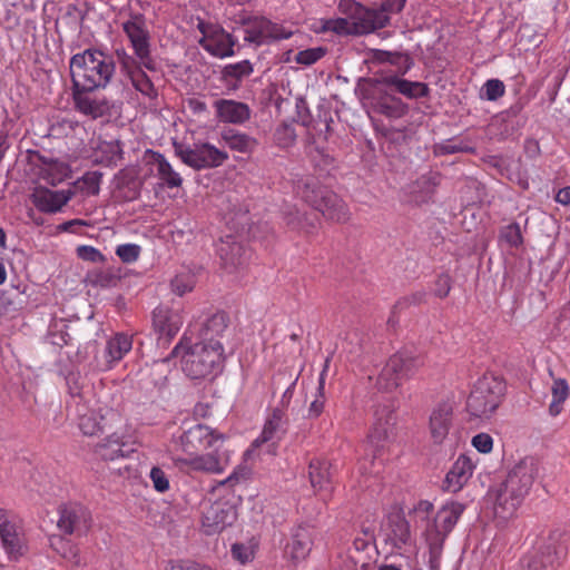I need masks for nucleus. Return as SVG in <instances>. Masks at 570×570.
I'll return each mask as SVG.
<instances>
[{
	"label": "nucleus",
	"mask_w": 570,
	"mask_h": 570,
	"mask_svg": "<svg viewBox=\"0 0 570 570\" xmlns=\"http://www.w3.org/2000/svg\"><path fill=\"white\" fill-rule=\"evenodd\" d=\"M568 556L567 537L552 530L538 548L521 559L522 570H557Z\"/></svg>",
	"instance_id": "obj_8"
},
{
	"label": "nucleus",
	"mask_w": 570,
	"mask_h": 570,
	"mask_svg": "<svg viewBox=\"0 0 570 570\" xmlns=\"http://www.w3.org/2000/svg\"><path fill=\"white\" fill-rule=\"evenodd\" d=\"M505 92V86L500 79H489L481 88L480 97L489 101H497Z\"/></svg>",
	"instance_id": "obj_56"
},
{
	"label": "nucleus",
	"mask_w": 570,
	"mask_h": 570,
	"mask_svg": "<svg viewBox=\"0 0 570 570\" xmlns=\"http://www.w3.org/2000/svg\"><path fill=\"white\" fill-rule=\"evenodd\" d=\"M330 365V357L325 360L323 370L318 377V385L316 389V395L308 409V417L317 419L324 411L325 406V376Z\"/></svg>",
	"instance_id": "obj_42"
},
{
	"label": "nucleus",
	"mask_w": 570,
	"mask_h": 570,
	"mask_svg": "<svg viewBox=\"0 0 570 570\" xmlns=\"http://www.w3.org/2000/svg\"><path fill=\"white\" fill-rule=\"evenodd\" d=\"M464 510L465 504L463 503L456 501L448 502L438 511L433 523L426 529L425 535L436 533L445 541Z\"/></svg>",
	"instance_id": "obj_17"
},
{
	"label": "nucleus",
	"mask_w": 570,
	"mask_h": 570,
	"mask_svg": "<svg viewBox=\"0 0 570 570\" xmlns=\"http://www.w3.org/2000/svg\"><path fill=\"white\" fill-rule=\"evenodd\" d=\"M122 31L127 36L132 51L137 58L146 63V70L155 72L159 65L151 56V36L147 28L146 17L140 12H130L129 19L121 23Z\"/></svg>",
	"instance_id": "obj_9"
},
{
	"label": "nucleus",
	"mask_w": 570,
	"mask_h": 570,
	"mask_svg": "<svg viewBox=\"0 0 570 570\" xmlns=\"http://www.w3.org/2000/svg\"><path fill=\"white\" fill-rule=\"evenodd\" d=\"M316 530L309 522H301L291 530L285 554L293 561L304 560L312 551Z\"/></svg>",
	"instance_id": "obj_14"
},
{
	"label": "nucleus",
	"mask_w": 570,
	"mask_h": 570,
	"mask_svg": "<svg viewBox=\"0 0 570 570\" xmlns=\"http://www.w3.org/2000/svg\"><path fill=\"white\" fill-rule=\"evenodd\" d=\"M250 475V468L246 464H239L234 469L233 473L228 478L218 483L217 489L233 488L239 481L248 480Z\"/></svg>",
	"instance_id": "obj_60"
},
{
	"label": "nucleus",
	"mask_w": 570,
	"mask_h": 570,
	"mask_svg": "<svg viewBox=\"0 0 570 570\" xmlns=\"http://www.w3.org/2000/svg\"><path fill=\"white\" fill-rule=\"evenodd\" d=\"M132 342V335L125 332H118L107 341L105 352L109 367L130 352Z\"/></svg>",
	"instance_id": "obj_30"
},
{
	"label": "nucleus",
	"mask_w": 570,
	"mask_h": 570,
	"mask_svg": "<svg viewBox=\"0 0 570 570\" xmlns=\"http://www.w3.org/2000/svg\"><path fill=\"white\" fill-rule=\"evenodd\" d=\"M397 404L393 400L380 403L375 406L374 422L367 435L372 464L379 460L382 465L384 456L389 452L390 444L394 442L397 431Z\"/></svg>",
	"instance_id": "obj_7"
},
{
	"label": "nucleus",
	"mask_w": 570,
	"mask_h": 570,
	"mask_svg": "<svg viewBox=\"0 0 570 570\" xmlns=\"http://www.w3.org/2000/svg\"><path fill=\"white\" fill-rule=\"evenodd\" d=\"M71 85L78 82L85 88H106L116 71L111 55L98 48H88L70 58Z\"/></svg>",
	"instance_id": "obj_4"
},
{
	"label": "nucleus",
	"mask_w": 570,
	"mask_h": 570,
	"mask_svg": "<svg viewBox=\"0 0 570 570\" xmlns=\"http://www.w3.org/2000/svg\"><path fill=\"white\" fill-rule=\"evenodd\" d=\"M217 255L225 268H237L247 259V249L235 235H226L217 244Z\"/></svg>",
	"instance_id": "obj_21"
},
{
	"label": "nucleus",
	"mask_w": 570,
	"mask_h": 570,
	"mask_svg": "<svg viewBox=\"0 0 570 570\" xmlns=\"http://www.w3.org/2000/svg\"><path fill=\"white\" fill-rule=\"evenodd\" d=\"M199 45L212 56L226 58L235 55L237 39L223 27H213L207 39H200Z\"/></svg>",
	"instance_id": "obj_19"
},
{
	"label": "nucleus",
	"mask_w": 570,
	"mask_h": 570,
	"mask_svg": "<svg viewBox=\"0 0 570 570\" xmlns=\"http://www.w3.org/2000/svg\"><path fill=\"white\" fill-rule=\"evenodd\" d=\"M459 153L473 154L474 148L464 144L463 141L456 142L455 138L448 139L434 145V155L436 156H446Z\"/></svg>",
	"instance_id": "obj_52"
},
{
	"label": "nucleus",
	"mask_w": 570,
	"mask_h": 570,
	"mask_svg": "<svg viewBox=\"0 0 570 570\" xmlns=\"http://www.w3.org/2000/svg\"><path fill=\"white\" fill-rule=\"evenodd\" d=\"M294 189L305 204L320 212L326 219L341 224L350 219L345 202L316 177L306 176L297 179Z\"/></svg>",
	"instance_id": "obj_5"
},
{
	"label": "nucleus",
	"mask_w": 570,
	"mask_h": 570,
	"mask_svg": "<svg viewBox=\"0 0 570 570\" xmlns=\"http://www.w3.org/2000/svg\"><path fill=\"white\" fill-rule=\"evenodd\" d=\"M228 324L229 316L226 312L218 311L214 313L202 324L198 331L197 342L205 343L206 345L210 346H214L216 343H222L220 338L224 337Z\"/></svg>",
	"instance_id": "obj_25"
},
{
	"label": "nucleus",
	"mask_w": 570,
	"mask_h": 570,
	"mask_svg": "<svg viewBox=\"0 0 570 570\" xmlns=\"http://www.w3.org/2000/svg\"><path fill=\"white\" fill-rule=\"evenodd\" d=\"M405 75H386L377 70L373 77H360L354 94L364 108L390 119H401L409 115L410 105L402 100H417L430 95L428 83L412 81Z\"/></svg>",
	"instance_id": "obj_1"
},
{
	"label": "nucleus",
	"mask_w": 570,
	"mask_h": 570,
	"mask_svg": "<svg viewBox=\"0 0 570 570\" xmlns=\"http://www.w3.org/2000/svg\"><path fill=\"white\" fill-rule=\"evenodd\" d=\"M198 149V170L218 167L228 158L226 151L216 148L209 142L199 144Z\"/></svg>",
	"instance_id": "obj_37"
},
{
	"label": "nucleus",
	"mask_w": 570,
	"mask_h": 570,
	"mask_svg": "<svg viewBox=\"0 0 570 570\" xmlns=\"http://www.w3.org/2000/svg\"><path fill=\"white\" fill-rule=\"evenodd\" d=\"M505 392L503 377L485 373L474 383L465 410L473 417L489 419L502 403Z\"/></svg>",
	"instance_id": "obj_6"
},
{
	"label": "nucleus",
	"mask_w": 570,
	"mask_h": 570,
	"mask_svg": "<svg viewBox=\"0 0 570 570\" xmlns=\"http://www.w3.org/2000/svg\"><path fill=\"white\" fill-rule=\"evenodd\" d=\"M225 439L224 434L217 433L200 423L185 430L179 438L183 451L189 456L214 446L218 441L224 442Z\"/></svg>",
	"instance_id": "obj_12"
},
{
	"label": "nucleus",
	"mask_w": 570,
	"mask_h": 570,
	"mask_svg": "<svg viewBox=\"0 0 570 570\" xmlns=\"http://www.w3.org/2000/svg\"><path fill=\"white\" fill-rule=\"evenodd\" d=\"M73 196L75 191L71 189L51 190L46 186L39 185L33 188L29 198L39 212L55 214L60 212Z\"/></svg>",
	"instance_id": "obj_15"
},
{
	"label": "nucleus",
	"mask_w": 570,
	"mask_h": 570,
	"mask_svg": "<svg viewBox=\"0 0 570 570\" xmlns=\"http://www.w3.org/2000/svg\"><path fill=\"white\" fill-rule=\"evenodd\" d=\"M387 529L390 532L385 541L390 542L395 549H402L411 539L410 523L401 513L389 514Z\"/></svg>",
	"instance_id": "obj_29"
},
{
	"label": "nucleus",
	"mask_w": 570,
	"mask_h": 570,
	"mask_svg": "<svg viewBox=\"0 0 570 570\" xmlns=\"http://www.w3.org/2000/svg\"><path fill=\"white\" fill-rule=\"evenodd\" d=\"M183 323V315L177 308L159 305L153 311V327L164 345L178 334Z\"/></svg>",
	"instance_id": "obj_13"
},
{
	"label": "nucleus",
	"mask_w": 570,
	"mask_h": 570,
	"mask_svg": "<svg viewBox=\"0 0 570 570\" xmlns=\"http://www.w3.org/2000/svg\"><path fill=\"white\" fill-rule=\"evenodd\" d=\"M98 88H85V86L71 85V96L75 109L92 119L104 117L109 111V102L106 99H92L90 94Z\"/></svg>",
	"instance_id": "obj_16"
},
{
	"label": "nucleus",
	"mask_w": 570,
	"mask_h": 570,
	"mask_svg": "<svg viewBox=\"0 0 570 570\" xmlns=\"http://www.w3.org/2000/svg\"><path fill=\"white\" fill-rule=\"evenodd\" d=\"M453 407L448 402L439 403L430 415V432L435 444H441L452 426Z\"/></svg>",
	"instance_id": "obj_26"
},
{
	"label": "nucleus",
	"mask_w": 570,
	"mask_h": 570,
	"mask_svg": "<svg viewBox=\"0 0 570 570\" xmlns=\"http://www.w3.org/2000/svg\"><path fill=\"white\" fill-rule=\"evenodd\" d=\"M426 301H428V292L425 289H419L409 295L400 297L395 302V309L396 311H405V309L410 308L411 306H420L422 304H425Z\"/></svg>",
	"instance_id": "obj_57"
},
{
	"label": "nucleus",
	"mask_w": 570,
	"mask_h": 570,
	"mask_svg": "<svg viewBox=\"0 0 570 570\" xmlns=\"http://www.w3.org/2000/svg\"><path fill=\"white\" fill-rule=\"evenodd\" d=\"M216 118L222 122L243 125L250 118L252 110L246 102L218 99L214 102Z\"/></svg>",
	"instance_id": "obj_24"
},
{
	"label": "nucleus",
	"mask_w": 570,
	"mask_h": 570,
	"mask_svg": "<svg viewBox=\"0 0 570 570\" xmlns=\"http://www.w3.org/2000/svg\"><path fill=\"white\" fill-rule=\"evenodd\" d=\"M135 452L132 445L112 432L94 448V453L104 461L129 458Z\"/></svg>",
	"instance_id": "obj_23"
},
{
	"label": "nucleus",
	"mask_w": 570,
	"mask_h": 570,
	"mask_svg": "<svg viewBox=\"0 0 570 570\" xmlns=\"http://www.w3.org/2000/svg\"><path fill=\"white\" fill-rule=\"evenodd\" d=\"M242 502L240 495L232 493L230 498L222 497L210 503L203 512L202 527L206 535H214L232 527L237 518V508Z\"/></svg>",
	"instance_id": "obj_10"
},
{
	"label": "nucleus",
	"mask_w": 570,
	"mask_h": 570,
	"mask_svg": "<svg viewBox=\"0 0 570 570\" xmlns=\"http://www.w3.org/2000/svg\"><path fill=\"white\" fill-rule=\"evenodd\" d=\"M322 31H332L337 36H354L352 21L346 18L324 20Z\"/></svg>",
	"instance_id": "obj_54"
},
{
	"label": "nucleus",
	"mask_w": 570,
	"mask_h": 570,
	"mask_svg": "<svg viewBox=\"0 0 570 570\" xmlns=\"http://www.w3.org/2000/svg\"><path fill=\"white\" fill-rule=\"evenodd\" d=\"M115 181L114 197L118 203L134 202L139 198L144 183L134 170L120 169L115 176Z\"/></svg>",
	"instance_id": "obj_22"
},
{
	"label": "nucleus",
	"mask_w": 570,
	"mask_h": 570,
	"mask_svg": "<svg viewBox=\"0 0 570 570\" xmlns=\"http://www.w3.org/2000/svg\"><path fill=\"white\" fill-rule=\"evenodd\" d=\"M351 21L354 36L360 37L387 27L391 23V18L380 16L374 10V7L363 4Z\"/></svg>",
	"instance_id": "obj_20"
},
{
	"label": "nucleus",
	"mask_w": 570,
	"mask_h": 570,
	"mask_svg": "<svg viewBox=\"0 0 570 570\" xmlns=\"http://www.w3.org/2000/svg\"><path fill=\"white\" fill-rule=\"evenodd\" d=\"M443 176L440 171L430 170L416 179L419 190L431 198L441 185Z\"/></svg>",
	"instance_id": "obj_51"
},
{
	"label": "nucleus",
	"mask_w": 570,
	"mask_h": 570,
	"mask_svg": "<svg viewBox=\"0 0 570 570\" xmlns=\"http://www.w3.org/2000/svg\"><path fill=\"white\" fill-rule=\"evenodd\" d=\"M327 53V48L315 47L301 50L296 53L295 61L299 65L312 66Z\"/></svg>",
	"instance_id": "obj_59"
},
{
	"label": "nucleus",
	"mask_w": 570,
	"mask_h": 570,
	"mask_svg": "<svg viewBox=\"0 0 570 570\" xmlns=\"http://www.w3.org/2000/svg\"><path fill=\"white\" fill-rule=\"evenodd\" d=\"M253 72V63L245 59L223 67L219 79L228 90L235 91L240 88L243 80L249 77Z\"/></svg>",
	"instance_id": "obj_28"
},
{
	"label": "nucleus",
	"mask_w": 570,
	"mask_h": 570,
	"mask_svg": "<svg viewBox=\"0 0 570 570\" xmlns=\"http://www.w3.org/2000/svg\"><path fill=\"white\" fill-rule=\"evenodd\" d=\"M332 464L327 460L313 459L308 465L312 487L316 491L330 490L332 484Z\"/></svg>",
	"instance_id": "obj_34"
},
{
	"label": "nucleus",
	"mask_w": 570,
	"mask_h": 570,
	"mask_svg": "<svg viewBox=\"0 0 570 570\" xmlns=\"http://www.w3.org/2000/svg\"><path fill=\"white\" fill-rule=\"evenodd\" d=\"M102 179V173L100 171H87L83 174L81 178H79L77 181L73 183V185H78L79 183H82L86 188L87 193L89 195H98L100 191V183Z\"/></svg>",
	"instance_id": "obj_62"
},
{
	"label": "nucleus",
	"mask_w": 570,
	"mask_h": 570,
	"mask_svg": "<svg viewBox=\"0 0 570 570\" xmlns=\"http://www.w3.org/2000/svg\"><path fill=\"white\" fill-rule=\"evenodd\" d=\"M222 138L232 150L239 153H249L256 145L255 138L233 128L224 129Z\"/></svg>",
	"instance_id": "obj_39"
},
{
	"label": "nucleus",
	"mask_w": 570,
	"mask_h": 570,
	"mask_svg": "<svg viewBox=\"0 0 570 570\" xmlns=\"http://www.w3.org/2000/svg\"><path fill=\"white\" fill-rule=\"evenodd\" d=\"M420 365V360L415 356L394 354L381 371L376 385L380 390L391 392L399 387L402 381L414 375Z\"/></svg>",
	"instance_id": "obj_11"
},
{
	"label": "nucleus",
	"mask_w": 570,
	"mask_h": 570,
	"mask_svg": "<svg viewBox=\"0 0 570 570\" xmlns=\"http://www.w3.org/2000/svg\"><path fill=\"white\" fill-rule=\"evenodd\" d=\"M146 154L150 156V163L156 164L157 175L164 185L168 188H177L181 186V177L173 169L171 165L161 153L147 149Z\"/></svg>",
	"instance_id": "obj_33"
},
{
	"label": "nucleus",
	"mask_w": 570,
	"mask_h": 570,
	"mask_svg": "<svg viewBox=\"0 0 570 570\" xmlns=\"http://www.w3.org/2000/svg\"><path fill=\"white\" fill-rule=\"evenodd\" d=\"M552 401L549 405V414L551 416H557L562 411V403L569 396V385L566 380L558 379L553 381L552 387Z\"/></svg>",
	"instance_id": "obj_44"
},
{
	"label": "nucleus",
	"mask_w": 570,
	"mask_h": 570,
	"mask_svg": "<svg viewBox=\"0 0 570 570\" xmlns=\"http://www.w3.org/2000/svg\"><path fill=\"white\" fill-rule=\"evenodd\" d=\"M120 278V275H117L110 271H100L92 274L90 282L94 286L106 288L117 286Z\"/></svg>",
	"instance_id": "obj_63"
},
{
	"label": "nucleus",
	"mask_w": 570,
	"mask_h": 570,
	"mask_svg": "<svg viewBox=\"0 0 570 570\" xmlns=\"http://www.w3.org/2000/svg\"><path fill=\"white\" fill-rule=\"evenodd\" d=\"M145 69L146 63H137L132 69L126 72L125 76L130 79L132 87L137 91L149 99L155 100L158 98V91Z\"/></svg>",
	"instance_id": "obj_35"
},
{
	"label": "nucleus",
	"mask_w": 570,
	"mask_h": 570,
	"mask_svg": "<svg viewBox=\"0 0 570 570\" xmlns=\"http://www.w3.org/2000/svg\"><path fill=\"white\" fill-rule=\"evenodd\" d=\"M2 546L11 560L17 561L23 556V544L17 533L14 524L0 529Z\"/></svg>",
	"instance_id": "obj_40"
},
{
	"label": "nucleus",
	"mask_w": 570,
	"mask_h": 570,
	"mask_svg": "<svg viewBox=\"0 0 570 570\" xmlns=\"http://www.w3.org/2000/svg\"><path fill=\"white\" fill-rule=\"evenodd\" d=\"M499 239L511 248H519L523 245V236L519 223L513 222L499 230Z\"/></svg>",
	"instance_id": "obj_50"
},
{
	"label": "nucleus",
	"mask_w": 570,
	"mask_h": 570,
	"mask_svg": "<svg viewBox=\"0 0 570 570\" xmlns=\"http://www.w3.org/2000/svg\"><path fill=\"white\" fill-rule=\"evenodd\" d=\"M474 464L472 460L468 455L461 454L445 475L444 489L458 492L472 476Z\"/></svg>",
	"instance_id": "obj_27"
},
{
	"label": "nucleus",
	"mask_w": 570,
	"mask_h": 570,
	"mask_svg": "<svg viewBox=\"0 0 570 570\" xmlns=\"http://www.w3.org/2000/svg\"><path fill=\"white\" fill-rule=\"evenodd\" d=\"M262 23L266 41L288 39L293 35L292 31L286 30L282 24L273 22L265 17H262Z\"/></svg>",
	"instance_id": "obj_55"
},
{
	"label": "nucleus",
	"mask_w": 570,
	"mask_h": 570,
	"mask_svg": "<svg viewBox=\"0 0 570 570\" xmlns=\"http://www.w3.org/2000/svg\"><path fill=\"white\" fill-rule=\"evenodd\" d=\"M242 24L253 23L252 28L245 29V41L249 43H254L256 46H262L266 42L265 32L263 31L262 17H243L240 19Z\"/></svg>",
	"instance_id": "obj_45"
},
{
	"label": "nucleus",
	"mask_w": 570,
	"mask_h": 570,
	"mask_svg": "<svg viewBox=\"0 0 570 570\" xmlns=\"http://www.w3.org/2000/svg\"><path fill=\"white\" fill-rule=\"evenodd\" d=\"M83 515V509L79 504H63L59 508L58 528L65 534H72Z\"/></svg>",
	"instance_id": "obj_36"
},
{
	"label": "nucleus",
	"mask_w": 570,
	"mask_h": 570,
	"mask_svg": "<svg viewBox=\"0 0 570 570\" xmlns=\"http://www.w3.org/2000/svg\"><path fill=\"white\" fill-rule=\"evenodd\" d=\"M214 458L213 452L207 454H196L189 456V459L179 460L184 464L188 465L194 471L207 472V473H220V464L223 461Z\"/></svg>",
	"instance_id": "obj_41"
},
{
	"label": "nucleus",
	"mask_w": 570,
	"mask_h": 570,
	"mask_svg": "<svg viewBox=\"0 0 570 570\" xmlns=\"http://www.w3.org/2000/svg\"><path fill=\"white\" fill-rule=\"evenodd\" d=\"M124 144L119 139H115L111 141H102L99 145V151L101 157L95 160L98 165H104L106 167L117 166L118 160L124 159Z\"/></svg>",
	"instance_id": "obj_38"
},
{
	"label": "nucleus",
	"mask_w": 570,
	"mask_h": 570,
	"mask_svg": "<svg viewBox=\"0 0 570 570\" xmlns=\"http://www.w3.org/2000/svg\"><path fill=\"white\" fill-rule=\"evenodd\" d=\"M274 142L281 148H288L296 141V132L291 124L282 122L273 134Z\"/></svg>",
	"instance_id": "obj_53"
},
{
	"label": "nucleus",
	"mask_w": 570,
	"mask_h": 570,
	"mask_svg": "<svg viewBox=\"0 0 570 570\" xmlns=\"http://www.w3.org/2000/svg\"><path fill=\"white\" fill-rule=\"evenodd\" d=\"M425 541L429 547V569L430 570H440L441 568V558L444 547V540L434 533L433 535H425Z\"/></svg>",
	"instance_id": "obj_47"
},
{
	"label": "nucleus",
	"mask_w": 570,
	"mask_h": 570,
	"mask_svg": "<svg viewBox=\"0 0 570 570\" xmlns=\"http://www.w3.org/2000/svg\"><path fill=\"white\" fill-rule=\"evenodd\" d=\"M283 220L289 229L311 235L316 228L317 217L291 207L283 212Z\"/></svg>",
	"instance_id": "obj_32"
},
{
	"label": "nucleus",
	"mask_w": 570,
	"mask_h": 570,
	"mask_svg": "<svg viewBox=\"0 0 570 570\" xmlns=\"http://www.w3.org/2000/svg\"><path fill=\"white\" fill-rule=\"evenodd\" d=\"M538 473L539 463L535 458L521 459L509 471L505 480L495 490L490 491L494 497L495 507L500 508L501 512L512 514L530 492Z\"/></svg>",
	"instance_id": "obj_3"
},
{
	"label": "nucleus",
	"mask_w": 570,
	"mask_h": 570,
	"mask_svg": "<svg viewBox=\"0 0 570 570\" xmlns=\"http://www.w3.org/2000/svg\"><path fill=\"white\" fill-rule=\"evenodd\" d=\"M453 285V278L448 272L440 273L433 282L432 294L444 299L449 296Z\"/></svg>",
	"instance_id": "obj_58"
},
{
	"label": "nucleus",
	"mask_w": 570,
	"mask_h": 570,
	"mask_svg": "<svg viewBox=\"0 0 570 570\" xmlns=\"http://www.w3.org/2000/svg\"><path fill=\"white\" fill-rule=\"evenodd\" d=\"M173 147L175 155L180 158V160L189 166L190 168L198 170V157H199V149L198 145H194V148L190 146H187L183 142L177 141L176 139L173 140Z\"/></svg>",
	"instance_id": "obj_48"
},
{
	"label": "nucleus",
	"mask_w": 570,
	"mask_h": 570,
	"mask_svg": "<svg viewBox=\"0 0 570 570\" xmlns=\"http://www.w3.org/2000/svg\"><path fill=\"white\" fill-rule=\"evenodd\" d=\"M387 63L395 68L394 71H384L386 75H406L414 66L413 57L406 51H391Z\"/></svg>",
	"instance_id": "obj_46"
},
{
	"label": "nucleus",
	"mask_w": 570,
	"mask_h": 570,
	"mask_svg": "<svg viewBox=\"0 0 570 570\" xmlns=\"http://www.w3.org/2000/svg\"><path fill=\"white\" fill-rule=\"evenodd\" d=\"M287 432V417L285 411L281 407L273 409L271 415L265 421L262 433L252 443L253 448H259L264 443L273 441L272 446L274 450L277 446V442Z\"/></svg>",
	"instance_id": "obj_18"
},
{
	"label": "nucleus",
	"mask_w": 570,
	"mask_h": 570,
	"mask_svg": "<svg viewBox=\"0 0 570 570\" xmlns=\"http://www.w3.org/2000/svg\"><path fill=\"white\" fill-rule=\"evenodd\" d=\"M115 56L124 75L132 69L137 63H142L140 58H137L135 53L129 55L124 47L116 48Z\"/></svg>",
	"instance_id": "obj_64"
},
{
	"label": "nucleus",
	"mask_w": 570,
	"mask_h": 570,
	"mask_svg": "<svg viewBox=\"0 0 570 570\" xmlns=\"http://www.w3.org/2000/svg\"><path fill=\"white\" fill-rule=\"evenodd\" d=\"M373 549H376L375 542L356 537L353 541V548L350 550V557L356 566L360 564L362 568H366L371 559L370 551Z\"/></svg>",
	"instance_id": "obj_43"
},
{
	"label": "nucleus",
	"mask_w": 570,
	"mask_h": 570,
	"mask_svg": "<svg viewBox=\"0 0 570 570\" xmlns=\"http://www.w3.org/2000/svg\"><path fill=\"white\" fill-rule=\"evenodd\" d=\"M78 425L80 431L88 436L104 434L111 430L107 414L101 413V410H90L80 415Z\"/></svg>",
	"instance_id": "obj_31"
},
{
	"label": "nucleus",
	"mask_w": 570,
	"mask_h": 570,
	"mask_svg": "<svg viewBox=\"0 0 570 570\" xmlns=\"http://www.w3.org/2000/svg\"><path fill=\"white\" fill-rule=\"evenodd\" d=\"M171 291L178 296L191 292L195 287V278L190 274H178L170 282Z\"/></svg>",
	"instance_id": "obj_61"
},
{
	"label": "nucleus",
	"mask_w": 570,
	"mask_h": 570,
	"mask_svg": "<svg viewBox=\"0 0 570 570\" xmlns=\"http://www.w3.org/2000/svg\"><path fill=\"white\" fill-rule=\"evenodd\" d=\"M178 356H180L181 371L193 381L213 380L224 368L223 343H216L214 346L199 342L194 343L184 334L163 362Z\"/></svg>",
	"instance_id": "obj_2"
},
{
	"label": "nucleus",
	"mask_w": 570,
	"mask_h": 570,
	"mask_svg": "<svg viewBox=\"0 0 570 570\" xmlns=\"http://www.w3.org/2000/svg\"><path fill=\"white\" fill-rule=\"evenodd\" d=\"M47 341L55 346L63 347L65 345L70 344L71 336L68 333V325L65 324L62 321L60 322H53L50 324L48 333H47Z\"/></svg>",
	"instance_id": "obj_49"
}]
</instances>
